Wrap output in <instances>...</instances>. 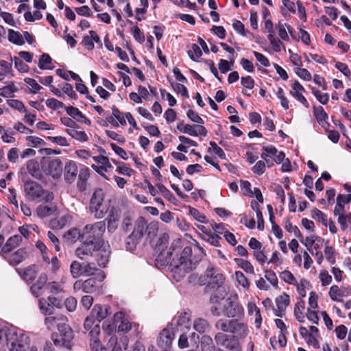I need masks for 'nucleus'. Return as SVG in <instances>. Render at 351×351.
<instances>
[{"mask_svg":"<svg viewBox=\"0 0 351 351\" xmlns=\"http://www.w3.org/2000/svg\"><path fill=\"white\" fill-rule=\"evenodd\" d=\"M285 228L287 232L293 233L296 237L302 239V234L299 228L296 226L293 225L289 220L285 222Z\"/></svg>","mask_w":351,"mask_h":351,"instance_id":"57","label":"nucleus"},{"mask_svg":"<svg viewBox=\"0 0 351 351\" xmlns=\"http://www.w3.org/2000/svg\"><path fill=\"white\" fill-rule=\"evenodd\" d=\"M97 287V280L93 278H88L83 282L80 281H76L73 285L75 289L81 288L85 293L94 292L96 291Z\"/></svg>","mask_w":351,"mask_h":351,"instance_id":"20","label":"nucleus"},{"mask_svg":"<svg viewBox=\"0 0 351 351\" xmlns=\"http://www.w3.org/2000/svg\"><path fill=\"white\" fill-rule=\"evenodd\" d=\"M77 174V167L75 162L69 161L64 167V179L68 183L75 181Z\"/></svg>","mask_w":351,"mask_h":351,"instance_id":"21","label":"nucleus"},{"mask_svg":"<svg viewBox=\"0 0 351 351\" xmlns=\"http://www.w3.org/2000/svg\"><path fill=\"white\" fill-rule=\"evenodd\" d=\"M188 55L192 60L195 61L202 56V52L197 44H192L191 49L188 51Z\"/></svg>","mask_w":351,"mask_h":351,"instance_id":"50","label":"nucleus"},{"mask_svg":"<svg viewBox=\"0 0 351 351\" xmlns=\"http://www.w3.org/2000/svg\"><path fill=\"white\" fill-rule=\"evenodd\" d=\"M48 278L45 274H42L39 276L36 283L32 285L31 291L32 293L36 297H38L41 295L42 289L47 285Z\"/></svg>","mask_w":351,"mask_h":351,"instance_id":"27","label":"nucleus"},{"mask_svg":"<svg viewBox=\"0 0 351 351\" xmlns=\"http://www.w3.org/2000/svg\"><path fill=\"white\" fill-rule=\"evenodd\" d=\"M191 315L186 312L180 313L174 319L173 322L178 326L189 328Z\"/></svg>","mask_w":351,"mask_h":351,"instance_id":"31","label":"nucleus"},{"mask_svg":"<svg viewBox=\"0 0 351 351\" xmlns=\"http://www.w3.org/2000/svg\"><path fill=\"white\" fill-rule=\"evenodd\" d=\"M280 278L285 282L290 285H297V279L295 278L293 274L288 271L285 270L280 274Z\"/></svg>","mask_w":351,"mask_h":351,"instance_id":"47","label":"nucleus"},{"mask_svg":"<svg viewBox=\"0 0 351 351\" xmlns=\"http://www.w3.org/2000/svg\"><path fill=\"white\" fill-rule=\"evenodd\" d=\"M200 282L202 284L208 283L213 289H215L217 286L223 285L224 277L213 267L210 266L207 268L205 276L200 278Z\"/></svg>","mask_w":351,"mask_h":351,"instance_id":"11","label":"nucleus"},{"mask_svg":"<svg viewBox=\"0 0 351 351\" xmlns=\"http://www.w3.org/2000/svg\"><path fill=\"white\" fill-rule=\"evenodd\" d=\"M248 332L249 330L246 324L234 319L231 333L234 334L237 338L244 339L247 337Z\"/></svg>","mask_w":351,"mask_h":351,"instance_id":"19","label":"nucleus"},{"mask_svg":"<svg viewBox=\"0 0 351 351\" xmlns=\"http://www.w3.org/2000/svg\"><path fill=\"white\" fill-rule=\"evenodd\" d=\"M235 279L238 284L244 289H248L250 287V282L245 274L241 271L234 272Z\"/></svg>","mask_w":351,"mask_h":351,"instance_id":"43","label":"nucleus"},{"mask_svg":"<svg viewBox=\"0 0 351 351\" xmlns=\"http://www.w3.org/2000/svg\"><path fill=\"white\" fill-rule=\"evenodd\" d=\"M268 40L275 51L280 52L282 48L285 49L283 43L279 39L276 38L274 34H268Z\"/></svg>","mask_w":351,"mask_h":351,"instance_id":"51","label":"nucleus"},{"mask_svg":"<svg viewBox=\"0 0 351 351\" xmlns=\"http://www.w3.org/2000/svg\"><path fill=\"white\" fill-rule=\"evenodd\" d=\"M147 221L143 217H138L134 223L132 232L128 237L127 245L130 249H133L141 240L145 233Z\"/></svg>","mask_w":351,"mask_h":351,"instance_id":"9","label":"nucleus"},{"mask_svg":"<svg viewBox=\"0 0 351 351\" xmlns=\"http://www.w3.org/2000/svg\"><path fill=\"white\" fill-rule=\"evenodd\" d=\"M286 27H288L287 24L280 22L276 25L279 37L285 41H289V36L287 32Z\"/></svg>","mask_w":351,"mask_h":351,"instance_id":"54","label":"nucleus"},{"mask_svg":"<svg viewBox=\"0 0 351 351\" xmlns=\"http://www.w3.org/2000/svg\"><path fill=\"white\" fill-rule=\"evenodd\" d=\"M27 257V252L25 249L20 248L12 254L8 258V262L12 265H17Z\"/></svg>","mask_w":351,"mask_h":351,"instance_id":"29","label":"nucleus"},{"mask_svg":"<svg viewBox=\"0 0 351 351\" xmlns=\"http://www.w3.org/2000/svg\"><path fill=\"white\" fill-rule=\"evenodd\" d=\"M8 39L10 43L16 45L21 46L25 44L23 32L21 33L14 29H8Z\"/></svg>","mask_w":351,"mask_h":351,"instance_id":"32","label":"nucleus"},{"mask_svg":"<svg viewBox=\"0 0 351 351\" xmlns=\"http://www.w3.org/2000/svg\"><path fill=\"white\" fill-rule=\"evenodd\" d=\"M119 217L117 215H110L108 218V229L109 232H114L118 227Z\"/></svg>","mask_w":351,"mask_h":351,"instance_id":"56","label":"nucleus"},{"mask_svg":"<svg viewBox=\"0 0 351 351\" xmlns=\"http://www.w3.org/2000/svg\"><path fill=\"white\" fill-rule=\"evenodd\" d=\"M43 169L47 174L53 178H60L62 172V164L60 159L48 160L45 165H43Z\"/></svg>","mask_w":351,"mask_h":351,"instance_id":"12","label":"nucleus"},{"mask_svg":"<svg viewBox=\"0 0 351 351\" xmlns=\"http://www.w3.org/2000/svg\"><path fill=\"white\" fill-rule=\"evenodd\" d=\"M233 324L234 319H220L215 323V326L217 330L231 333Z\"/></svg>","mask_w":351,"mask_h":351,"instance_id":"33","label":"nucleus"},{"mask_svg":"<svg viewBox=\"0 0 351 351\" xmlns=\"http://www.w3.org/2000/svg\"><path fill=\"white\" fill-rule=\"evenodd\" d=\"M234 261L238 267L243 269L246 273L254 274V266L250 261L242 258H234Z\"/></svg>","mask_w":351,"mask_h":351,"instance_id":"36","label":"nucleus"},{"mask_svg":"<svg viewBox=\"0 0 351 351\" xmlns=\"http://www.w3.org/2000/svg\"><path fill=\"white\" fill-rule=\"evenodd\" d=\"M305 91L306 90L303 86L298 81L295 80L291 85V89L290 90L289 93L306 108H308L309 104L305 97L303 95V93H305Z\"/></svg>","mask_w":351,"mask_h":351,"instance_id":"15","label":"nucleus"},{"mask_svg":"<svg viewBox=\"0 0 351 351\" xmlns=\"http://www.w3.org/2000/svg\"><path fill=\"white\" fill-rule=\"evenodd\" d=\"M66 132L73 138L80 142H86L88 141V137L84 131H79L74 128L67 129Z\"/></svg>","mask_w":351,"mask_h":351,"instance_id":"34","label":"nucleus"},{"mask_svg":"<svg viewBox=\"0 0 351 351\" xmlns=\"http://www.w3.org/2000/svg\"><path fill=\"white\" fill-rule=\"evenodd\" d=\"M37 275V271L35 265L27 267L21 274L23 279L27 282H32Z\"/></svg>","mask_w":351,"mask_h":351,"instance_id":"39","label":"nucleus"},{"mask_svg":"<svg viewBox=\"0 0 351 351\" xmlns=\"http://www.w3.org/2000/svg\"><path fill=\"white\" fill-rule=\"evenodd\" d=\"M59 333H52L51 339L53 345L58 348L71 350L74 335L72 329L66 324L58 325Z\"/></svg>","mask_w":351,"mask_h":351,"instance_id":"5","label":"nucleus"},{"mask_svg":"<svg viewBox=\"0 0 351 351\" xmlns=\"http://www.w3.org/2000/svg\"><path fill=\"white\" fill-rule=\"evenodd\" d=\"M328 295L332 300L340 302L341 298L351 295V287H339L337 285H332L330 288Z\"/></svg>","mask_w":351,"mask_h":351,"instance_id":"16","label":"nucleus"},{"mask_svg":"<svg viewBox=\"0 0 351 351\" xmlns=\"http://www.w3.org/2000/svg\"><path fill=\"white\" fill-rule=\"evenodd\" d=\"M305 308V302L302 300H299L297 303L295 305L294 308V315L296 317V319L300 322H304V315H303V311Z\"/></svg>","mask_w":351,"mask_h":351,"instance_id":"41","label":"nucleus"},{"mask_svg":"<svg viewBox=\"0 0 351 351\" xmlns=\"http://www.w3.org/2000/svg\"><path fill=\"white\" fill-rule=\"evenodd\" d=\"M159 230V223L157 221H152L149 223L146 224L145 233L147 237L150 239L154 238Z\"/></svg>","mask_w":351,"mask_h":351,"instance_id":"44","label":"nucleus"},{"mask_svg":"<svg viewBox=\"0 0 351 351\" xmlns=\"http://www.w3.org/2000/svg\"><path fill=\"white\" fill-rule=\"evenodd\" d=\"M46 106L51 109L65 108L64 104L55 98H50L46 100Z\"/></svg>","mask_w":351,"mask_h":351,"instance_id":"63","label":"nucleus"},{"mask_svg":"<svg viewBox=\"0 0 351 351\" xmlns=\"http://www.w3.org/2000/svg\"><path fill=\"white\" fill-rule=\"evenodd\" d=\"M294 71L300 78L304 80L310 81L312 79L311 73L307 69L302 68V66L295 67Z\"/></svg>","mask_w":351,"mask_h":351,"instance_id":"52","label":"nucleus"},{"mask_svg":"<svg viewBox=\"0 0 351 351\" xmlns=\"http://www.w3.org/2000/svg\"><path fill=\"white\" fill-rule=\"evenodd\" d=\"M177 129L182 133L188 134L193 136H197L198 135L206 136L207 134L206 129L204 126L199 125H191L180 123L178 124Z\"/></svg>","mask_w":351,"mask_h":351,"instance_id":"14","label":"nucleus"},{"mask_svg":"<svg viewBox=\"0 0 351 351\" xmlns=\"http://www.w3.org/2000/svg\"><path fill=\"white\" fill-rule=\"evenodd\" d=\"M56 72L57 75H58L60 77H62L63 79H64L66 80H69L70 79V77H71L75 80H80L81 81L80 76L73 71H65L62 69H58L56 70Z\"/></svg>","mask_w":351,"mask_h":351,"instance_id":"49","label":"nucleus"},{"mask_svg":"<svg viewBox=\"0 0 351 351\" xmlns=\"http://www.w3.org/2000/svg\"><path fill=\"white\" fill-rule=\"evenodd\" d=\"M24 191L25 196L31 201H45L50 202L53 199L51 193L45 191L43 187L36 182L28 181L25 183Z\"/></svg>","mask_w":351,"mask_h":351,"instance_id":"6","label":"nucleus"},{"mask_svg":"<svg viewBox=\"0 0 351 351\" xmlns=\"http://www.w3.org/2000/svg\"><path fill=\"white\" fill-rule=\"evenodd\" d=\"M190 215L197 221L201 223H206L207 219L206 216L201 213L198 210L194 208H191L189 210Z\"/></svg>","mask_w":351,"mask_h":351,"instance_id":"64","label":"nucleus"},{"mask_svg":"<svg viewBox=\"0 0 351 351\" xmlns=\"http://www.w3.org/2000/svg\"><path fill=\"white\" fill-rule=\"evenodd\" d=\"M237 295L228 297L223 302V306L213 305L210 308L211 313L216 317L221 314L228 317H239L243 315L244 309L241 304L237 302Z\"/></svg>","mask_w":351,"mask_h":351,"instance_id":"3","label":"nucleus"},{"mask_svg":"<svg viewBox=\"0 0 351 351\" xmlns=\"http://www.w3.org/2000/svg\"><path fill=\"white\" fill-rule=\"evenodd\" d=\"M312 93L316 99L323 105L328 103L329 100V95L327 93H323L316 88H311Z\"/></svg>","mask_w":351,"mask_h":351,"instance_id":"48","label":"nucleus"},{"mask_svg":"<svg viewBox=\"0 0 351 351\" xmlns=\"http://www.w3.org/2000/svg\"><path fill=\"white\" fill-rule=\"evenodd\" d=\"M109 308L108 306H102L100 304H95L91 311L90 315L95 319L101 322L108 316Z\"/></svg>","mask_w":351,"mask_h":351,"instance_id":"26","label":"nucleus"},{"mask_svg":"<svg viewBox=\"0 0 351 351\" xmlns=\"http://www.w3.org/2000/svg\"><path fill=\"white\" fill-rule=\"evenodd\" d=\"M66 317L60 314L56 315H49L45 319V324L46 325L47 329L52 330L56 326H57L58 328V325L66 324Z\"/></svg>","mask_w":351,"mask_h":351,"instance_id":"22","label":"nucleus"},{"mask_svg":"<svg viewBox=\"0 0 351 351\" xmlns=\"http://www.w3.org/2000/svg\"><path fill=\"white\" fill-rule=\"evenodd\" d=\"M83 273L85 276H92L97 271L94 263H85L83 265Z\"/></svg>","mask_w":351,"mask_h":351,"instance_id":"62","label":"nucleus"},{"mask_svg":"<svg viewBox=\"0 0 351 351\" xmlns=\"http://www.w3.org/2000/svg\"><path fill=\"white\" fill-rule=\"evenodd\" d=\"M7 103L10 108L16 109L20 112H26V108L21 101L18 99H9L7 101Z\"/></svg>","mask_w":351,"mask_h":351,"instance_id":"53","label":"nucleus"},{"mask_svg":"<svg viewBox=\"0 0 351 351\" xmlns=\"http://www.w3.org/2000/svg\"><path fill=\"white\" fill-rule=\"evenodd\" d=\"M313 112L319 121H325L328 118V114L322 106H313Z\"/></svg>","mask_w":351,"mask_h":351,"instance_id":"59","label":"nucleus"},{"mask_svg":"<svg viewBox=\"0 0 351 351\" xmlns=\"http://www.w3.org/2000/svg\"><path fill=\"white\" fill-rule=\"evenodd\" d=\"M202 239L213 246H220L219 241L221 240V237L217 233L209 232V233H206V235H204Z\"/></svg>","mask_w":351,"mask_h":351,"instance_id":"42","label":"nucleus"},{"mask_svg":"<svg viewBox=\"0 0 351 351\" xmlns=\"http://www.w3.org/2000/svg\"><path fill=\"white\" fill-rule=\"evenodd\" d=\"M318 239H319V237L314 234H311L308 237H306L305 239L302 238L300 239V242L303 245H304L309 251H311L312 246L313 245L316 240H317Z\"/></svg>","mask_w":351,"mask_h":351,"instance_id":"58","label":"nucleus"},{"mask_svg":"<svg viewBox=\"0 0 351 351\" xmlns=\"http://www.w3.org/2000/svg\"><path fill=\"white\" fill-rule=\"evenodd\" d=\"M191 250L190 247H185L179 259V264H176L173 270V277L177 281H180L191 270V261L189 255Z\"/></svg>","mask_w":351,"mask_h":351,"instance_id":"8","label":"nucleus"},{"mask_svg":"<svg viewBox=\"0 0 351 351\" xmlns=\"http://www.w3.org/2000/svg\"><path fill=\"white\" fill-rule=\"evenodd\" d=\"M105 193L101 189L93 193L88 205L89 213L96 219H102L108 210V206L104 202Z\"/></svg>","mask_w":351,"mask_h":351,"instance_id":"4","label":"nucleus"},{"mask_svg":"<svg viewBox=\"0 0 351 351\" xmlns=\"http://www.w3.org/2000/svg\"><path fill=\"white\" fill-rule=\"evenodd\" d=\"M214 289L213 295L210 296V300L213 305L219 306L221 302L225 299L228 295V289L226 286H217Z\"/></svg>","mask_w":351,"mask_h":351,"instance_id":"18","label":"nucleus"},{"mask_svg":"<svg viewBox=\"0 0 351 351\" xmlns=\"http://www.w3.org/2000/svg\"><path fill=\"white\" fill-rule=\"evenodd\" d=\"M173 337V332L168 328H165L159 335L157 344L162 350H168L172 344Z\"/></svg>","mask_w":351,"mask_h":351,"instance_id":"17","label":"nucleus"},{"mask_svg":"<svg viewBox=\"0 0 351 351\" xmlns=\"http://www.w3.org/2000/svg\"><path fill=\"white\" fill-rule=\"evenodd\" d=\"M209 327L210 326L207 320L202 318L196 319L193 322V328L199 333L206 332Z\"/></svg>","mask_w":351,"mask_h":351,"instance_id":"40","label":"nucleus"},{"mask_svg":"<svg viewBox=\"0 0 351 351\" xmlns=\"http://www.w3.org/2000/svg\"><path fill=\"white\" fill-rule=\"evenodd\" d=\"M175 251V248L173 245L170 247H166L165 248H162L160 250V253L158 254L156 258V264L158 267H163L169 263H172L173 261L172 259V256L173 254V252Z\"/></svg>","mask_w":351,"mask_h":351,"instance_id":"13","label":"nucleus"},{"mask_svg":"<svg viewBox=\"0 0 351 351\" xmlns=\"http://www.w3.org/2000/svg\"><path fill=\"white\" fill-rule=\"evenodd\" d=\"M114 322L121 321L120 324L118 326V329L122 332H128L130 330L132 325L130 322L124 319V314L123 312L119 311L114 315Z\"/></svg>","mask_w":351,"mask_h":351,"instance_id":"30","label":"nucleus"},{"mask_svg":"<svg viewBox=\"0 0 351 351\" xmlns=\"http://www.w3.org/2000/svg\"><path fill=\"white\" fill-rule=\"evenodd\" d=\"M55 210V206L45 205V204H40L36 208V213L38 216L40 218H45L46 217H48L54 212Z\"/></svg>","mask_w":351,"mask_h":351,"instance_id":"37","label":"nucleus"},{"mask_svg":"<svg viewBox=\"0 0 351 351\" xmlns=\"http://www.w3.org/2000/svg\"><path fill=\"white\" fill-rule=\"evenodd\" d=\"M46 288L49 291L53 294H57L64 291V287L62 282L52 281L47 284Z\"/></svg>","mask_w":351,"mask_h":351,"instance_id":"45","label":"nucleus"},{"mask_svg":"<svg viewBox=\"0 0 351 351\" xmlns=\"http://www.w3.org/2000/svg\"><path fill=\"white\" fill-rule=\"evenodd\" d=\"M276 303L278 307L276 315L280 317L281 313L285 311L286 308L289 304V296L286 293H283L276 298Z\"/></svg>","mask_w":351,"mask_h":351,"instance_id":"28","label":"nucleus"},{"mask_svg":"<svg viewBox=\"0 0 351 351\" xmlns=\"http://www.w3.org/2000/svg\"><path fill=\"white\" fill-rule=\"evenodd\" d=\"M38 163L35 160H29L27 163V168L29 173L34 177L38 178L40 176L38 171Z\"/></svg>","mask_w":351,"mask_h":351,"instance_id":"55","label":"nucleus"},{"mask_svg":"<svg viewBox=\"0 0 351 351\" xmlns=\"http://www.w3.org/2000/svg\"><path fill=\"white\" fill-rule=\"evenodd\" d=\"M24 81L33 93H38L42 88V86L34 79L27 77Z\"/></svg>","mask_w":351,"mask_h":351,"instance_id":"61","label":"nucleus"},{"mask_svg":"<svg viewBox=\"0 0 351 351\" xmlns=\"http://www.w3.org/2000/svg\"><path fill=\"white\" fill-rule=\"evenodd\" d=\"M263 149L264 152L261 154V157L265 160L268 167L273 166V161L276 163H281L285 158V154L282 152H279L273 145L264 146Z\"/></svg>","mask_w":351,"mask_h":351,"instance_id":"10","label":"nucleus"},{"mask_svg":"<svg viewBox=\"0 0 351 351\" xmlns=\"http://www.w3.org/2000/svg\"><path fill=\"white\" fill-rule=\"evenodd\" d=\"M247 310L249 315H254V323L256 328H259L262 324V317L260 309L254 301L248 302L247 304Z\"/></svg>","mask_w":351,"mask_h":351,"instance_id":"23","label":"nucleus"},{"mask_svg":"<svg viewBox=\"0 0 351 351\" xmlns=\"http://www.w3.org/2000/svg\"><path fill=\"white\" fill-rule=\"evenodd\" d=\"M83 265L77 261H74L70 265V272L73 278H77L84 276Z\"/></svg>","mask_w":351,"mask_h":351,"instance_id":"38","label":"nucleus"},{"mask_svg":"<svg viewBox=\"0 0 351 351\" xmlns=\"http://www.w3.org/2000/svg\"><path fill=\"white\" fill-rule=\"evenodd\" d=\"M7 343L10 351H26L29 343L27 335L21 330L12 328Z\"/></svg>","mask_w":351,"mask_h":351,"instance_id":"7","label":"nucleus"},{"mask_svg":"<svg viewBox=\"0 0 351 351\" xmlns=\"http://www.w3.org/2000/svg\"><path fill=\"white\" fill-rule=\"evenodd\" d=\"M66 113L77 121L90 125V121L87 119L77 108L73 106H65Z\"/></svg>","mask_w":351,"mask_h":351,"instance_id":"25","label":"nucleus"},{"mask_svg":"<svg viewBox=\"0 0 351 351\" xmlns=\"http://www.w3.org/2000/svg\"><path fill=\"white\" fill-rule=\"evenodd\" d=\"M202 351H215L216 347L213 340L209 335H203L201 339Z\"/></svg>","mask_w":351,"mask_h":351,"instance_id":"35","label":"nucleus"},{"mask_svg":"<svg viewBox=\"0 0 351 351\" xmlns=\"http://www.w3.org/2000/svg\"><path fill=\"white\" fill-rule=\"evenodd\" d=\"M43 17V14L40 11L36 10L33 13L27 11L24 14V18L27 21L33 22L36 20H40Z\"/></svg>","mask_w":351,"mask_h":351,"instance_id":"60","label":"nucleus"},{"mask_svg":"<svg viewBox=\"0 0 351 351\" xmlns=\"http://www.w3.org/2000/svg\"><path fill=\"white\" fill-rule=\"evenodd\" d=\"M17 90L14 84H10L0 88V95L3 97H12L14 93Z\"/></svg>","mask_w":351,"mask_h":351,"instance_id":"46","label":"nucleus"},{"mask_svg":"<svg viewBox=\"0 0 351 351\" xmlns=\"http://www.w3.org/2000/svg\"><path fill=\"white\" fill-rule=\"evenodd\" d=\"M75 253L82 260H88L89 257H92L100 267H105L109 261L110 250L101 249L95 244L84 241Z\"/></svg>","mask_w":351,"mask_h":351,"instance_id":"1","label":"nucleus"},{"mask_svg":"<svg viewBox=\"0 0 351 351\" xmlns=\"http://www.w3.org/2000/svg\"><path fill=\"white\" fill-rule=\"evenodd\" d=\"M106 228V223L103 221L88 224L82 230L80 237L83 241L95 244L98 247L110 250V245L102 239Z\"/></svg>","mask_w":351,"mask_h":351,"instance_id":"2","label":"nucleus"},{"mask_svg":"<svg viewBox=\"0 0 351 351\" xmlns=\"http://www.w3.org/2000/svg\"><path fill=\"white\" fill-rule=\"evenodd\" d=\"M22 241L21 235H14L10 237L1 248V252L7 254L20 245Z\"/></svg>","mask_w":351,"mask_h":351,"instance_id":"24","label":"nucleus"}]
</instances>
